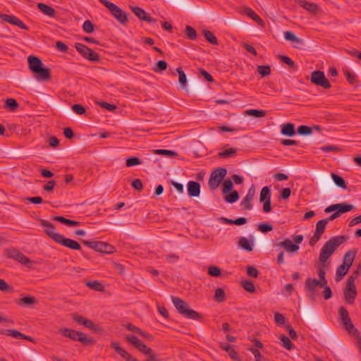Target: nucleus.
I'll list each match as a JSON object with an SVG mask.
<instances>
[{"label": "nucleus", "mask_w": 361, "mask_h": 361, "mask_svg": "<svg viewBox=\"0 0 361 361\" xmlns=\"http://www.w3.org/2000/svg\"><path fill=\"white\" fill-rule=\"evenodd\" d=\"M30 70L37 75L38 80L47 81L51 78L50 70L44 68L41 59L35 56L30 55L27 57Z\"/></svg>", "instance_id": "obj_1"}, {"label": "nucleus", "mask_w": 361, "mask_h": 361, "mask_svg": "<svg viewBox=\"0 0 361 361\" xmlns=\"http://www.w3.org/2000/svg\"><path fill=\"white\" fill-rule=\"evenodd\" d=\"M345 236L338 235L331 238L322 247L319 255V261L325 263L333 255L336 248L345 241Z\"/></svg>", "instance_id": "obj_2"}, {"label": "nucleus", "mask_w": 361, "mask_h": 361, "mask_svg": "<svg viewBox=\"0 0 361 361\" xmlns=\"http://www.w3.org/2000/svg\"><path fill=\"white\" fill-rule=\"evenodd\" d=\"M171 300L177 311L187 319L200 320L201 315L196 311L190 309L188 303L183 299L171 296Z\"/></svg>", "instance_id": "obj_3"}, {"label": "nucleus", "mask_w": 361, "mask_h": 361, "mask_svg": "<svg viewBox=\"0 0 361 361\" xmlns=\"http://www.w3.org/2000/svg\"><path fill=\"white\" fill-rule=\"evenodd\" d=\"M326 271L324 267L318 268V276L319 279L308 277L305 281V290L313 295L317 287L322 288L327 285V280L325 277Z\"/></svg>", "instance_id": "obj_4"}, {"label": "nucleus", "mask_w": 361, "mask_h": 361, "mask_svg": "<svg viewBox=\"0 0 361 361\" xmlns=\"http://www.w3.org/2000/svg\"><path fill=\"white\" fill-rule=\"evenodd\" d=\"M59 333L66 338H69L73 341H78L85 345L93 342L92 339L87 337L85 334L73 329L61 328L59 330Z\"/></svg>", "instance_id": "obj_5"}, {"label": "nucleus", "mask_w": 361, "mask_h": 361, "mask_svg": "<svg viewBox=\"0 0 361 361\" xmlns=\"http://www.w3.org/2000/svg\"><path fill=\"white\" fill-rule=\"evenodd\" d=\"M105 6L111 13L115 18L123 25H126L128 22L126 13L115 4L108 0H99Z\"/></svg>", "instance_id": "obj_6"}, {"label": "nucleus", "mask_w": 361, "mask_h": 361, "mask_svg": "<svg viewBox=\"0 0 361 361\" xmlns=\"http://www.w3.org/2000/svg\"><path fill=\"white\" fill-rule=\"evenodd\" d=\"M338 313L340 322L344 326L347 331L353 335L357 334L358 330L355 328L347 309L341 306L338 309Z\"/></svg>", "instance_id": "obj_7"}, {"label": "nucleus", "mask_w": 361, "mask_h": 361, "mask_svg": "<svg viewBox=\"0 0 361 361\" xmlns=\"http://www.w3.org/2000/svg\"><path fill=\"white\" fill-rule=\"evenodd\" d=\"M227 170L224 168L219 167L214 170L209 179V187L210 190H216L226 176Z\"/></svg>", "instance_id": "obj_8"}, {"label": "nucleus", "mask_w": 361, "mask_h": 361, "mask_svg": "<svg viewBox=\"0 0 361 361\" xmlns=\"http://www.w3.org/2000/svg\"><path fill=\"white\" fill-rule=\"evenodd\" d=\"M82 243L89 247L102 253L111 254L115 251L114 247L107 243L87 240H82Z\"/></svg>", "instance_id": "obj_9"}, {"label": "nucleus", "mask_w": 361, "mask_h": 361, "mask_svg": "<svg viewBox=\"0 0 361 361\" xmlns=\"http://www.w3.org/2000/svg\"><path fill=\"white\" fill-rule=\"evenodd\" d=\"M311 82L324 89H329L331 87L329 81L326 78L324 72L314 71L311 74Z\"/></svg>", "instance_id": "obj_10"}, {"label": "nucleus", "mask_w": 361, "mask_h": 361, "mask_svg": "<svg viewBox=\"0 0 361 361\" xmlns=\"http://www.w3.org/2000/svg\"><path fill=\"white\" fill-rule=\"evenodd\" d=\"M327 222L324 219L319 220L316 224V228L313 236L310 240L309 244L310 246H314L320 240L322 234L325 231Z\"/></svg>", "instance_id": "obj_11"}, {"label": "nucleus", "mask_w": 361, "mask_h": 361, "mask_svg": "<svg viewBox=\"0 0 361 361\" xmlns=\"http://www.w3.org/2000/svg\"><path fill=\"white\" fill-rule=\"evenodd\" d=\"M353 209L354 206L353 204L347 203H338L327 207L324 209V212L331 213L332 212H338L339 216H341L342 214L350 212Z\"/></svg>", "instance_id": "obj_12"}, {"label": "nucleus", "mask_w": 361, "mask_h": 361, "mask_svg": "<svg viewBox=\"0 0 361 361\" xmlns=\"http://www.w3.org/2000/svg\"><path fill=\"white\" fill-rule=\"evenodd\" d=\"M41 225L45 228V233L55 242L58 243L62 235L55 231V226L49 221L42 219Z\"/></svg>", "instance_id": "obj_13"}, {"label": "nucleus", "mask_w": 361, "mask_h": 361, "mask_svg": "<svg viewBox=\"0 0 361 361\" xmlns=\"http://www.w3.org/2000/svg\"><path fill=\"white\" fill-rule=\"evenodd\" d=\"M77 51L81 54L85 58L97 61L99 60V55L97 52L94 51L89 47H75Z\"/></svg>", "instance_id": "obj_14"}, {"label": "nucleus", "mask_w": 361, "mask_h": 361, "mask_svg": "<svg viewBox=\"0 0 361 361\" xmlns=\"http://www.w3.org/2000/svg\"><path fill=\"white\" fill-rule=\"evenodd\" d=\"M131 11L135 14V16L140 19L141 20L146 21L148 23H156L157 20L150 17L147 15L145 11L138 6H133L130 7Z\"/></svg>", "instance_id": "obj_15"}, {"label": "nucleus", "mask_w": 361, "mask_h": 361, "mask_svg": "<svg viewBox=\"0 0 361 361\" xmlns=\"http://www.w3.org/2000/svg\"><path fill=\"white\" fill-rule=\"evenodd\" d=\"M255 195V189L254 185H252L245 197L243 199L241 202V205L243 207L244 209L250 210L252 208V201Z\"/></svg>", "instance_id": "obj_16"}, {"label": "nucleus", "mask_w": 361, "mask_h": 361, "mask_svg": "<svg viewBox=\"0 0 361 361\" xmlns=\"http://www.w3.org/2000/svg\"><path fill=\"white\" fill-rule=\"evenodd\" d=\"M111 346L126 361H138L136 358L130 355L125 349L120 346L119 343L114 341L111 343Z\"/></svg>", "instance_id": "obj_17"}, {"label": "nucleus", "mask_w": 361, "mask_h": 361, "mask_svg": "<svg viewBox=\"0 0 361 361\" xmlns=\"http://www.w3.org/2000/svg\"><path fill=\"white\" fill-rule=\"evenodd\" d=\"M0 18L6 22H8L13 25H17L22 29L27 30V27L25 25V24L18 18L14 16L2 14L0 16Z\"/></svg>", "instance_id": "obj_18"}, {"label": "nucleus", "mask_w": 361, "mask_h": 361, "mask_svg": "<svg viewBox=\"0 0 361 361\" xmlns=\"http://www.w3.org/2000/svg\"><path fill=\"white\" fill-rule=\"evenodd\" d=\"M57 243L61 244L71 250H79L81 249L80 245L77 241L71 238H64L63 235L61 236V238L59 239Z\"/></svg>", "instance_id": "obj_19"}, {"label": "nucleus", "mask_w": 361, "mask_h": 361, "mask_svg": "<svg viewBox=\"0 0 361 361\" xmlns=\"http://www.w3.org/2000/svg\"><path fill=\"white\" fill-rule=\"evenodd\" d=\"M298 4L300 6L302 7L312 14L315 15L319 11V6L315 3L309 2L305 0H298Z\"/></svg>", "instance_id": "obj_20"}, {"label": "nucleus", "mask_w": 361, "mask_h": 361, "mask_svg": "<svg viewBox=\"0 0 361 361\" xmlns=\"http://www.w3.org/2000/svg\"><path fill=\"white\" fill-rule=\"evenodd\" d=\"M188 192L190 197H198L200 194V184L195 181H189L188 183Z\"/></svg>", "instance_id": "obj_21"}, {"label": "nucleus", "mask_w": 361, "mask_h": 361, "mask_svg": "<svg viewBox=\"0 0 361 361\" xmlns=\"http://www.w3.org/2000/svg\"><path fill=\"white\" fill-rule=\"evenodd\" d=\"M9 257L13 258L23 264H27L30 262V260L24 254L17 250H13L11 252Z\"/></svg>", "instance_id": "obj_22"}, {"label": "nucleus", "mask_w": 361, "mask_h": 361, "mask_svg": "<svg viewBox=\"0 0 361 361\" xmlns=\"http://www.w3.org/2000/svg\"><path fill=\"white\" fill-rule=\"evenodd\" d=\"M135 348L143 354L147 355L149 356V359L154 358L155 353L151 348L147 347L142 341H140L138 344L136 345Z\"/></svg>", "instance_id": "obj_23"}, {"label": "nucleus", "mask_w": 361, "mask_h": 361, "mask_svg": "<svg viewBox=\"0 0 361 361\" xmlns=\"http://www.w3.org/2000/svg\"><path fill=\"white\" fill-rule=\"evenodd\" d=\"M243 13L259 25H263L264 22L262 19L251 8L249 7H245L243 10Z\"/></svg>", "instance_id": "obj_24"}, {"label": "nucleus", "mask_w": 361, "mask_h": 361, "mask_svg": "<svg viewBox=\"0 0 361 361\" xmlns=\"http://www.w3.org/2000/svg\"><path fill=\"white\" fill-rule=\"evenodd\" d=\"M279 246L283 247L286 251L295 252L299 250V246L296 244H293L291 240L285 239L278 245Z\"/></svg>", "instance_id": "obj_25"}, {"label": "nucleus", "mask_w": 361, "mask_h": 361, "mask_svg": "<svg viewBox=\"0 0 361 361\" xmlns=\"http://www.w3.org/2000/svg\"><path fill=\"white\" fill-rule=\"evenodd\" d=\"M281 133L282 135L292 137L295 134V126L292 123H288L282 126Z\"/></svg>", "instance_id": "obj_26"}, {"label": "nucleus", "mask_w": 361, "mask_h": 361, "mask_svg": "<svg viewBox=\"0 0 361 361\" xmlns=\"http://www.w3.org/2000/svg\"><path fill=\"white\" fill-rule=\"evenodd\" d=\"M344 297L347 303L352 304L354 302V300L357 296V290L356 289H348L345 288L344 290Z\"/></svg>", "instance_id": "obj_27"}, {"label": "nucleus", "mask_w": 361, "mask_h": 361, "mask_svg": "<svg viewBox=\"0 0 361 361\" xmlns=\"http://www.w3.org/2000/svg\"><path fill=\"white\" fill-rule=\"evenodd\" d=\"M238 245L243 250L248 252L253 250V243L250 242L249 240L245 237H241L238 241Z\"/></svg>", "instance_id": "obj_28"}, {"label": "nucleus", "mask_w": 361, "mask_h": 361, "mask_svg": "<svg viewBox=\"0 0 361 361\" xmlns=\"http://www.w3.org/2000/svg\"><path fill=\"white\" fill-rule=\"evenodd\" d=\"M355 256V252L353 251L347 252L343 257V265H345L349 269L353 264Z\"/></svg>", "instance_id": "obj_29"}, {"label": "nucleus", "mask_w": 361, "mask_h": 361, "mask_svg": "<svg viewBox=\"0 0 361 361\" xmlns=\"http://www.w3.org/2000/svg\"><path fill=\"white\" fill-rule=\"evenodd\" d=\"M38 8L43 12L44 14L47 15L48 16L53 17L55 15V10L54 8L43 4V3H39L37 4Z\"/></svg>", "instance_id": "obj_30"}, {"label": "nucleus", "mask_w": 361, "mask_h": 361, "mask_svg": "<svg viewBox=\"0 0 361 361\" xmlns=\"http://www.w3.org/2000/svg\"><path fill=\"white\" fill-rule=\"evenodd\" d=\"M71 317L74 322H77L79 324H82L87 328L88 326H90V324H91V320L87 319L81 315L77 314H72Z\"/></svg>", "instance_id": "obj_31"}, {"label": "nucleus", "mask_w": 361, "mask_h": 361, "mask_svg": "<svg viewBox=\"0 0 361 361\" xmlns=\"http://www.w3.org/2000/svg\"><path fill=\"white\" fill-rule=\"evenodd\" d=\"M54 220L59 221L68 226H76L80 225V222L74 220L66 219L63 216H56L54 217Z\"/></svg>", "instance_id": "obj_32"}, {"label": "nucleus", "mask_w": 361, "mask_h": 361, "mask_svg": "<svg viewBox=\"0 0 361 361\" xmlns=\"http://www.w3.org/2000/svg\"><path fill=\"white\" fill-rule=\"evenodd\" d=\"M348 271L349 268L347 267L345 265L341 264L340 266H338L336 269V281H340L341 280H342Z\"/></svg>", "instance_id": "obj_33"}, {"label": "nucleus", "mask_w": 361, "mask_h": 361, "mask_svg": "<svg viewBox=\"0 0 361 361\" xmlns=\"http://www.w3.org/2000/svg\"><path fill=\"white\" fill-rule=\"evenodd\" d=\"M0 334L18 339H21L22 337V333L16 329H1L0 330Z\"/></svg>", "instance_id": "obj_34"}, {"label": "nucleus", "mask_w": 361, "mask_h": 361, "mask_svg": "<svg viewBox=\"0 0 361 361\" xmlns=\"http://www.w3.org/2000/svg\"><path fill=\"white\" fill-rule=\"evenodd\" d=\"M331 177H332V179H333L334 183L338 187L343 188V189H346L347 187H346L345 181L341 176H338V174L332 173Z\"/></svg>", "instance_id": "obj_35"}, {"label": "nucleus", "mask_w": 361, "mask_h": 361, "mask_svg": "<svg viewBox=\"0 0 361 361\" xmlns=\"http://www.w3.org/2000/svg\"><path fill=\"white\" fill-rule=\"evenodd\" d=\"M284 37L286 40L290 41L293 43L302 44V41L297 37L295 35L290 31H286L284 32Z\"/></svg>", "instance_id": "obj_36"}, {"label": "nucleus", "mask_w": 361, "mask_h": 361, "mask_svg": "<svg viewBox=\"0 0 361 361\" xmlns=\"http://www.w3.org/2000/svg\"><path fill=\"white\" fill-rule=\"evenodd\" d=\"M18 106V103L15 99L8 98L5 102L4 107L9 109L11 111H16Z\"/></svg>", "instance_id": "obj_37"}, {"label": "nucleus", "mask_w": 361, "mask_h": 361, "mask_svg": "<svg viewBox=\"0 0 361 361\" xmlns=\"http://www.w3.org/2000/svg\"><path fill=\"white\" fill-rule=\"evenodd\" d=\"M202 33L204 38L208 41V42L212 44H217V39L212 32L207 30H203Z\"/></svg>", "instance_id": "obj_38"}, {"label": "nucleus", "mask_w": 361, "mask_h": 361, "mask_svg": "<svg viewBox=\"0 0 361 361\" xmlns=\"http://www.w3.org/2000/svg\"><path fill=\"white\" fill-rule=\"evenodd\" d=\"M280 339L281 341L282 346L286 349L290 350L293 348L294 345L292 343L290 338L286 335H281Z\"/></svg>", "instance_id": "obj_39"}, {"label": "nucleus", "mask_w": 361, "mask_h": 361, "mask_svg": "<svg viewBox=\"0 0 361 361\" xmlns=\"http://www.w3.org/2000/svg\"><path fill=\"white\" fill-rule=\"evenodd\" d=\"M86 286L97 291H103L104 290V286L97 281H87Z\"/></svg>", "instance_id": "obj_40"}, {"label": "nucleus", "mask_w": 361, "mask_h": 361, "mask_svg": "<svg viewBox=\"0 0 361 361\" xmlns=\"http://www.w3.org/2000/svg\"><path fill=\"white\" fill-rule=\"evenodd\" d=\"M269 198L271 199L270 189L268 186H265L261 190L259 195V202H264L267 200H269Z\"/></svg>", "instance_id": "obj_41"}, {"label": "nucleus", "mask_w": 361, "mask_h": 361, "mask_svg": "<svg viewBox=\"0 0 361 361\" xmlns=\"http://www.w3.org/2000/svg\"><path fill=\"white\" fill-rule=\"evenodd\" d=\"M176 72L179 75L178 81L181 85L182 87L184 88L187 85V77L184 71H183L181 67H179L176 69Z\"/></svg>", "instance_id": "obj_42"}, {"label": "nucleus", "mask_w": 361, "mask_h": 361, "mask_svg": "<svg viewBox=\"0 0 361 361\" xmlns=\"http://www.w3.org/2000/svg\"><path fill=\"white\" fill-rule=\"evenodd\" d=\"M248 350L254 355L255 361H267V359L262 355L261 353L257 348L250 347L248 348Z\"/></svg>", "instance_id": "obj_43"}, {"label": "nucleus", "mask_w": 361, "mask_h": 361, "mask_svg": "<svg viewBox=\"0 0 361 361\" xmlns=\"http://www.w3.org/2000/svg\"><path fill=\"white\" fill-rule=\"evenodd\" d=\"M236 149L230 148L226 150H224L218 154L219 158H228L234 157L236 154Z\"/></svg>", "instance_id": "obj_44"}, {"label": "nucleus", "mask_w": 361, "mask_h": 361, "mask_svg": "<svg viewBox=\"0 0 361 361\" xmlns=\"http://www.w3.org/2000/svg\"><path fill=\"white\" fill-rule=\"evenodd\" d=\"M185 34L187 37L191 40H195L197 36L196 30L190 25H186Z\"/></svg>", "instance_id": "obj_45"}, {"label": "nucleus", "mask_w": 361, "mask_h": 361, "mask_svg": "<svg viewBox=\"0 0 361 361\" xmlns=\"http://www.w3.org/2000/svg\"><path fill=\"white\" fill-rule=\"evenodd\" d=\"M247 115L252 116L255 117H264L266 116L267 112L264 110H257V109H250L245 111Z\"/></svg>", "instance_id": "obj_46"}, {"label": "nucleus", "mask_w": 361, "mask_h": 361, "mask_svg": "<svg viewBox=\"0 0 361 361\" xmlns=\"http://www.w3.org/2000/svg\"><path fill=\"white\" fill-rule=\"evenodd\" d=\"M278 57L281 59L282 62L286 63L287 66H288L292 69H295L296 66L295 64V62L288 56H284V55H278Z\"/></svg>", "instance_id": "obj_47"}, {"label": "nucleus", "mask_w": 361, "mask_h": 361, "mask_svg": "<svg viewBox=\"0 0 361 361\" xmlns=\"http://www.w3.org/2000/svg\"><path fill=\"white\" fill-rule=\"evenodd\" d=\"M214 298L217 302H224L226 300V294L224 290L221 288H217L215 291Z\"/></svg>", "instance_id": "obj_48"}, {"label": "nucleus", "mask_w": 361, "mask_h": 361, "mask_svg": "<svg viewBox=\"0 0 361 361\" xmlns=\"http://www.w3.org/2000/svg\"><path fill=\"white\" fill-rule=\"evenodd\" d=\"M154 153L155 154L169 156V157H176L178 155V154L174 151L169 150V149H155V150H154Z\"/></svg>", "instance_id": "obj_49"}, {"label": "nucleus", "mask_w": 361, "mask_h": 361, "mask_svg": "<svg viewBox=\"0 0 361 361\" xmlns=\"http://www.w3.org/2000/svg\"><path fill=\"white\" fill-rule=\"evenodd\" d=\"M224 199L228 203L235 202L239 199L238 192L235 190L232 191L230 194L226 195Z\"/></svg>", "instance_id": "obj_50"}, {"label": "nucleus", "mask_w": 361, "mask_h": 361, "mask_svg": "<svg viewBox=\"0 0 361 361\" xmlns=\"http://www.w3.org/2000/svg\"><path fill=\"white\" fill-rule=\"evenodd\" d=\"M233 187V184L231 180L226 179L224 180L223 183L222 192L224 194H227L230 192Z\"/></svg>", "instance_id": "obj_51"}, {"label": "nucleus", "mask_w": 361, "mask_h": 361, "mask_svg": "<svg viewBox=\"0 0 361 361\" xmlns=\"http://www.w3.org/2000/svg\"><path fill=\"white\" fill-rule=\"evenodd\" d=\"M208 274L212 276L219 277L221 275V271L218 267L212 265L208 268Z\"/></svg>", "instance_id": "obj_52"}, {"label": "nucleus", "mask_w": 361, "mask_h": 361, "mask_svg": "<svg viewBox=\"0 0 361 361\" xmlns=\"http://www.w3.org/2000/svg\"><path fill=\"white\" fill-rule=\"evenodd\" d=\"M257 72L262 77H265L271 73V69L269 66H257Z\"/></svg>", "instance_id": "obj_53"}, {"label": "nucleus", "mask_w": 361, "mask_h": 361, "mask_svg": "<svg viewBox=\"0 0 361 361\" xmlns=\"http://www.w3.org/2000/svg\"><path fill=\"white\" fill-rule=\"evenodd\" d=\"M312 128L307 126H300L298 128V133L300 135H309L312 133Z\"/></svg>", "instance_id": "obj_54"}, {"label": "nucleus", "mask_w": 361, "mask_h": 361, "mask_svg": "<svg viewBox=\"0 0 361 361\" xmlns=\"http://www.w3.org/2000/svg\"><path fill=\"white\" fill-rule=\"evenodd\" d=\"M124 338H125V340L127 342L130 343V344H132L135 347L140 341V340L137 336H135L134 335H132V334H127V335H126Z\"/></svg>", "instance_id": "obj_55"}, {"label": "nucleus", "mask_w": 361, "mask_h": 361, "mask_svg": "<svg viewBox=\"0 0 361 361\" xmlns=\"http://www.w3.org/2000/svg\"><path fill=\"white\" fill-rule=\"evenodd\" d=\"M242 286L245 290L250 293H254L255 291V285L250 281H242Z\"/></svg>", "instance_id": "obj_56"}, {"label": "nucleus", "mask_w": 361, "mask_h": 361, "mask_svg": "<svg viewBox=\"0 0 361 361\" xmlns=\"http://www.w3.org/2000/svg\"><path fill=\"white\" fill-rule=\"evenodd\" d=\"M141 164V161L139 158L135 157H131L127 159L126 160V166L128 167H131L134 166H137Z\"/></svg>", "instance_id": "obj_57"}, {"label": "nucleus", "mask_w": 361, "mask_h": 361, "mask_svg": "<svg viewBox=\"0 0 361 361\" xmlns=\"http://www.w3.org/2000/svg\"><path fill=\"white\" fill-rule=\"evenodd\" d=\"M36 302H37V300L35 297L28 296V297H24V298H21L20 301V302H18V304L20 305L21 303H23V304H25L27 305H31L36 303Z\"/></svg>", "instance_id": "obj_58"}, {"label": "nucleus", "mask_w": 361, "mask_h": 361, "mask_svg": "<svg viewBox=\"0 0 361 361\" xmlns=\"http://www.w3.org/2000/svg\"><path fill=\"white\" fill-rule=\"evenodd\" d=\"M88 328L97 334H103L104 333V329L99 325L94 324L92 321H91V324Z\"/></svg>", "instance_id": "obj_59"}, {"label": "nucleus", "mask_w": 361, "mask_h": 361, "mask_svg": "<svg viewBox=\"0 0 361 361\" xmlns=\"http://www.w3.org/2000/svg\"><path fill=\"white\" fill-rule=\"evenodd\" d=\"M258 229L262 233H267L273 229V226L269 223H263L258 225Z\"/></svg>", "instance_id": "obj_60"}, {"label": "nucleus", "mask_w": 361, "mask_h": 361, "mask_svg": "<svg viewBox=\"0 0 361 361\" xmlns=\"http://www.w3.org/2000/svg\"><path fill=\"white\" fill-rule=\"evenodd\" d=\"M167 68V63L165 61L160 60L157 63L156 68H154L155 72H161L165 71Z\"/></svg>", "instance_id": "obj_61"}, {"label": "nucleus", "mask_w": 361, "mask_h": 361, "mask_svg": "<svg viewBox=\"0 0 361 361\" xmlns=\"http://www.w3.org/2000/svg\"><path fill=\"white\" fill-rule=\"evenodd\" d=\"M132 187H133L135 190H137V191H139V192H140V191H142V190H143V185H142V183L141 180H140V179H139V178L135 179V180L132 182Z\"/></svg>", "instance_id": "obj_62"}, {"label": "nucleus", "mask_w": 361, "mask_h": 361, "mask_svg": "<svg viewBox=\"0 0 361 361\" xmlns=\"http://www.w3.org/2000/svg\"><path fill=\"white\" fill-rule=\"evenodd\" d=\"M83 30L88 33H91L94 31V25L90 20H85L82 25Z\"/></svg>", "instance_id": "obj_63"}, {"label": "nucleus", "mask_w": 361, "mask_h": 361, "mask_svg": "<svg viewBox=\"0 0 361 361\" xmlns=\"http://www.w3.org/2000/svg\"><path fill=\"white\" fill-rule=\"evenodd\" d=\"M73 111L78 114H84L86 111L85 109L80 104H75L72 106Z\"/></svg>", "instance_id": "obj_64"}]
</instances>
